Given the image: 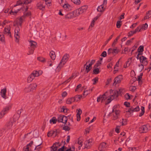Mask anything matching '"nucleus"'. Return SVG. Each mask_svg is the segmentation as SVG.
<instances>
[{
  "mask_svg": "<svg viewBox=\"0 0 151 151\" xmlns=\"http://www.w3.org/2000/svg\"><path fill=\"white\" fill-rule=\"evenodd\" d=\"M124 91V89L122 88H120L119 89V90L113 91L112 90H110V91L111 94V95L107 100L105 104L107 105L109 104L111 101L115 98H116L117 97L122 93Z\"/></svg>",
  "mask_w": 151,
  "mask_h": 151,
  "instance_id": "obj_1",
  "label": "nucleus"
},
{
  "mask_svg": "<svg viewBox=\"0 0 151 151\" xmlns=\"http://www.w3.org/2000/svg\"><path fill=\"white\" fill-rule=\"evenodd\" d=\"M30 44V47H29V50L28 52L27 53L28 55L32 54L34 52V51L35 48L37 46V44L36 42L30 40L29 41Z\"/></svg>",
  "mask_w": 151,
  "mask_h": 151,
  "instance_id": "obj_2",
  "label": "nucleus"
},
{
  "mask_svg": "<svg viewBox=\"0 0 151 151\" xmlns=\"http://www.w3.org/2000/svg\"><path fill=\"white\" fill-rule=\"evenodd\" d=\"M69 57V55L68 54L65 55L62 58L58 66L57 67V68H60V69L62 67L68 60Z\"/></svg>",
  "mask_w": 151,
  "mask_h": 151,
  "instance_id": "obj_3",
  "label": "nucleus"
},
{
  "mask_svg": "<svg viewBox=\"0 0 151 151\" xmlns=\"http://www.w3.org/2000/svg\"><path fill=\"white\" fill-rule=\"evenodd\" d=\"M37 86V84L35 83H31L27 87L25 88L24 89V91L26 92L33 91L36 89Z\"/></svg>",
  "mask_w": 151,
  "mask_h": 151,
  "instance_id": "obj_4",
  "label": "nucleus"
},
{
  "mask_svg": "<svg viewBox=\"0 0 151 151\" xmlns=\"http://www.w3.org/2000/svg\"><path fill=\"white\" fill-rule=\"evenodd\" d=\"M139 110L140 108L139 106H133L129 109L128 111H127V112L131 114L134 112L138 111Z\"/></svg>",
  "mask_w": 151,
  "mask_h": 151,
  "instance_id": "obj_5",
  "label": "nucleus"
},
{
  "mask_svg": "<svg viewBox=\"0 0 151 151\" xmlns=\"http://www.w3.org/2000/svg\"><path fill=\"white\" fill-rule=\"evenodd\" d=\"M120 111H114V112L112 111V112L110 114H111L112 115V119L114 120H116L119 118L120 115Z\"/></svg>",
  "mask_w": 151,
  "mask_h": 151,
  "instance_id": "obj_6",
  "label": "nucleus"
},
{
  "mask_svg": "<svg viewBox=\"0 0 151 151\" xmlns=\"http://www.w3.org/2000/svg\"><path fill=\"white\" fill-rule=\"evenodd\" d=\"M10 107V106H8L3 109L0 113V119L2 118L4 116Z\"/></svg>",
  "mask_w": 151,
  "mask_h": 151,
  "instance_id": "obj_7",
  "label": "nucleus"
},
{
  "mask_svg": "<svg viewBox=\"0 0 151 151\" xmlns=\"http://www.w3.org/2000/svg\"><path fill=\"white\" fill-rule=\"evenodd\" d=\"M148 131V128L146 125L141 126L139 129V131L140 133H145Z\"/></svg>",
  "mask_w": 151,
  "mask_h": 151,
  "instance_id": "obj_8",
  "label": "nucleus"
},
{
  "mask_svg": "<svg viewBox=\"0 0 151 151\" xmlns=\"http://www.w3.org/2000/svg\"><path fill=\"white\" fill-rule=\"evenodd\" d=\"M122 75H119L116 77L114 79L113 85H116L117 84L120 83L122 79Z\"/></svg>",
  "mask_w": 151,
  "mask_h": 151,
  "instance_id": "obj_9",
  "label": "nucleus"
},
{
  "mask_svg": "<svg viewBox=\"0 0 151 151\" xmlns=\"http://www.w3.org/2000/svg\"><path fill=\"white\" fill-rule=\"evenodd\" d=\"M92 144V139H90L84 142L85 148L88 149L91 146Z\"/></svg>",
  "mask_w": 151,
  "mask_h": 151,
  "instance_id": "obj_10",
  "label": "nucleus"
},
{
  "mask_svg": "<svg viewBox=\"0 0 151 151\" xmlns=\"http://www.w3.org/2000/svg\"><path fill=\"white\" fill-rule=\"evenodd\" d=\"M119 52V50L116 47H115L113 49L111 48L109 49L108 51V54L110 55L111 53L113 54L114 53L117 54Z\"/></svg>",
  "mask_w": 151,
  "mask_h": 151,
  "instance_id": "obj_11",
  "label": "nucleus"
},
{
  "mask_svg": "<svg viewBox=\"0 0 151 151\" xmlns=\"http://www.w3.org/2000/svg\"><path fill=\"white\" fill-rule=\"evenodd\" d=\"M107 145L104 142L101 143L98 147V149L101 151L104 150L107 147Z\"/></svg>",
  "mask_w": 151,
  "mask_h": 151,
  "instance_id": "obj_12",
  "label": "nucleus"
},
{
  "mask_svg": "<svg viewBox=\"0 0 151 151\" xmlns=\"http://www.w3.org/2000/svg\"><path fill=\"white\" fill-rule=\"evenodd\" d=\"M59 142H55L54 143L53 145L51 147L52 150L51 151H56L57 148L59 147L60 146V145L59 144Z\"/></svg>",
  "mask_w": 151,
  "mask_h": 151,
  "instance_id": "obj_13",
  "label": "nucleus"
},
{
  "mask_svg": "<svg viewBox=\"0 0 151 151\" xmlns=\"http://www.w3.org/2000/svg\"><path fill=\"white\" fill-rule=\"evenodd\" d=\"M6 88L1 89L0 92V94L1 97L4 99H7V97L6 96Z\"/></svg>",
  "mask_w": 151,
  "mask_h": 151,
  "instance_id": "obj_14",
  "label": "nucleus"
},
{
  "mask_svg": "<svg viewBox=\"0 0 151 151\" xmlns=\"http://www.w3.org/2000/svg\"><path fill=\"white\" fill-rule=\"evenodd\" d=\"M42 73V71L41 70H39L38 71L34 70L32 72V74L33 76H34V77H35L39 76L41 75Z\"/></svg>",
  "mask_w": 151,
  "mask_h": 151,
  "instance_id": "obj_15",
  "label": "nucleus"
},
{
  "mask_svg": "<svg viewBox=\"0 0 151 151\" xmlns=\"http://www.w3.org/2000/svg\"><path fill=\"white\" fill-rule=\"evenodd\" d=\"M15 123L14 120H11L7 123L6 126L8 129H10L14 125H15Z\"/></svg>",
  "mask_w": 151,
  "mask_h": 151,
  "instance_id": "obj_16",
  "label": "nucleus"
},
{
  "mask_svg": "<svg viewBox=\"0 0 151 151\" xmlns=\"http://www.w3.org/2000/svg\"><path fill=\"white\" fill-rule=\"evenodd\" d=\"M77 76L76 74L75 73H72L71 76L67 80L65 81L63 83H65L66 84L69 82L70 81L75 78Z\"/></svg>",
  "mask_w": 151,
  "mask_h": 151,
  "instance_id": "obj_17",
  "label": "nucleus"
},
{
  "mask_svg": "<svg viewBox=\"0 0 151 151\" xmlns=\"http://www.w3.org/2000/svg\"><path fill=\"white\" fill-rule=\"evenodd\" d=\"M33 143V141H31L28 144H27L25 147H24L23 148V151H29V147H31Z\"/></svg>",
  "mask_w": 151,
  "mask_h": 151,
  "instance_id": "obj_18",
  "label": "nucleus"
},
{
  "mask_svg": "<svg viewBox=\"0 0 151 151\" xmlns=\"http://www.w3.org/2000/svg\"><path fill=\"white\" fill-rule=\"evenodd\" d=\"M73 18H74V17L73 12L67 14L65 16V19H70Z\"/></svg>",
  "mask_w": 151,
  "mask_h": 151,
  "instance_id": "obj_19",
  "label": "nucleus"
},
{
  "mask_svg": "<svg viewBox=\"0 0 151 151\" xmlns=\"http://www.w3.org/2000/svg\"><path fill=\"white\" fill-rule=\"evenodd\" d=\"M88 8L87 6L85 5L82 6L81 7L78 9L80 12V13L82 14L85 12Z\"/></svg>",
  "mask_w": 151,
  "mask_h": 151,
  "instance_id": "obj_20",
  "label": "nucleus"
},
{
  "mask_svg": "<svg viewBox=\"0 0 151 151\" xmlns=\"http://www.w3.org/2000/svg\"><path fill=\"white\" fill-rule=\"evenodd\" d=\"M37 7L39 9L43 10L45 9V6L41 2L37 3Z\"/></svg>",
  "mask_w": 151,
  "mask_h": 151,
  "instance_id": "obj_21",
  "label": "nucleus"
},
{
  "mask_svg": "<svg viewBox=\"0 0 151 151\" xmlns=\"http://www.w3.org/2000/svg\"><path fill=\"white\" fill-rule=\"evenodd\" d=\"M73 12L74 15V17H77L80 14H81V13H80V12L79 11V10L78 9L74 11Z\"/></svg>",
  "mask_w": 151,
  "mask_h": 151,
  "instance_id": "obj_22",
  "label": "nucleus"
},
{
  "mask_svg": "<svg viewBox=\"0 0 151 151\" xmlns=\"http://www.w3.org/2000/svg\"><path fill=\"white\" fill-rule=\"evenodd\" d=\"M74 102V99L73 98V97H71L67 99L66 101V103L67 104H71L72 102Z\"/></svg>",
  "mask_w": 151,
  "mask_h": 151,
  "instance_id": "obj_23",
  "label": "nucleus"
},
{
  "mask_svg": "<svg viewBox=\"0 0 151 151\" xmlns=\"http://www.w3.org/2000/svg\"><path fill=\"white\" fill-rule=\"evenodd\" d=\"M50 55L52 60H54L55 59L56 55L54 51H51L50 52Z\"/></svg>",
  "mask_w": 151,
  "mask_h": 151,
  "instance_id": "obj_24",
  "label": "nucleus"
},
{
  "mask_svg": "<svg viewBox=\"0 0 151 151\" xmlns=\"http://www.w3.org/2000/svg\"><path fill=\"white\" fill-rule=\"evenodd\" d=\"M34 78L35 77L34 76H33L31 73V74L27 78V81L28 83H29L32 81Z\"/></svg>",
  "mask_w": 151,
  "mask_h": 151,
  "instance_id": "obj_25",
  "label": "nucleus"
},
{
  "mask_svg": "<svg viewBox=\"0 0 151 151\" xmlns=\"http://www.w3.org/2000/svg\"><path fill=\"white\" fill-rule=\"evenodd\" d=\"M22 17H21L19 18H18L16 20V24H19L20 26H21L23 22V19Z\"/></svg>",
  "mask_w": 151,
  "mask_h": 151,
  "instance_id": "obj_26",
  "label": "nucleus"
},
{
  "mask_svg": "<svg viewBox=\"0 0 151 151\" xmlns=\"http://www.w3.org/2000/svg\"><path fill=\"white\" fill-rule=\"evenodd\" d=\"M37 60L42 63H44L46 62V59L42 57H39L37 58Z\"/></svg>",
  "mask_w": 151,
  "mask_h": 151,
  "instance_id": "obj_27",
  "label": "nucleus"
},
{
  "mask_svg": "<svg viewBox=\"0 0 151 151\" xmlns=\"http://www.w3.org/2000/svg\"><path fill=\"white\" fill-rule=\"evenodd\" d=\"M151 17V11H148L146 14V15L144 17V20L149 19Z\"/></svg>",
  "mask_w": 151,
  "mask_h": 151,
  "instance_id": "obj_28",
  "label": "nucleus"
},
{
  "mask_svg": "<svg viewBox=\"0 0 151 151\" xmlns=\"http://www.w3.org/2000/svg\"><path fill=\"white\" fill-rule=\"evenodd\" d=\"M10 27H9L7 28H5L4 30V33L5 34H8L10 35V36H11V33L10 32Z\"/></svg>",
  "mask_w": 151,
  "mask_h": 151,
  "instance_id": "obj_29",
  "label": "nucleus"
},
{
  "mask_svg": "<svg viewBox=\"0 0 151 151\" xmlns=\"http://www.w3.org/2000/svg\"><path fill=\"white\" fill-rule=\"evenodd\" d=\"M89 62L90 60H89L88 62H87L86 64H85L84 65V67H85L86 66V71L87 73H88L91 70L92 68H91L88 65H86V64L88 63Z\"/></svg>",
  "mask_w": 151,
  "mask_h": 151,
  "instance_id": "obj_30",
  "label": "nucleus"
},
{
  "mask_svg": "<svg viewBox=\"0 0 151 151\" xmlns=\"http://www.w3.org/2000/svg\"><path fill=\"white\" fill-rule=\"evenodd\" d=\"M147 27L148 25L147 23H145V24H143L142 25L141 27H140V29H139V32H140L141 29L143 30L146 29L147 28Z\"/></svg>",
  "mask_w": 151,
  "mask_h": 151,
  "instance_id": "obj_31",
  "label": "nucleus"
},
{
  "mask_svg": "<svg viewBox=\"0 0 151 151\" xmlns=\"http://www.w3.org/2000/svg\"><path fill=\"white\" fill-rule=\"evenodd\" d=\"M104 8L103 5H101L99 6L97 8V10L98 11L100 12H103L104 10Z\"/></svg>",
  "mask_w": 151,
  "mask_h": 151,
  "instance_id": "obj_32",
  "label": "nucleus"
},
{
  "mask_svg": "<svg viewBox=\"0 0 151 151\" xmlns=\"http://www.w3.org/2000/svg\"><path fill=\"white\" fill-rule=\"evenodd\" d=\"M14 37L16 39V42H19V39L20 38L19 32L16 33H14Z\"/></svg>",
  "mask_w": 151,
  "mask_h": 151,
  "instance_id": "obj_33",
  "label": "nucleus"
},
{
  "mask_svg": "<svg viewBox=\"0 0 151 151\" xmlns=\"http://www.w3.org/2000/svg\"><path fill=\"white\" fill-rule=\"evenodd\" d=\"M23 1V6L26 5L32 2L31 0H24Z\"/></svg>",
  "mask_w": 151,
  "mask_h": 151,
  "instance_id": "obj_34",
  "label": "nucleus"
},
{
  "mask_svg": "<svg viewBox=\"0 0 151 151\" xmlns=\"http://www.w3.org/2000/svg\"><path fill=\"white\" fill-rule=\"evenodd\" d=\"M95 68L93 70V74H99L100 72L99 68Z\"/></svg>",
  "mask_w": 151,
  "mask_h": 151,
  "instance_id": "obj_35",
  "label": "nucleus"
},
{
  "mask_svg": "<svg viewBox=\"0 0 151 151\" xmlns=\"http://www.w3.org/2000/svg\"><path fill=\"white\" fill-rule=\"evenodd\" d=\"M36 146H40L42 144V142L40 139H38L36 140Z\"/></svg>",
  "mask_w": 151,
  "mask_h": 151,
  "instance_id": "obj_36",
  "label": "nucleus"
},
{
  "mask_svg": "<svg viewBox=\"0 0 151 151\" xmlns=\"http://www.w3.org/2000/svg\"><path fill=\"white\" fill-rule=\"evenodd\" d=\"M146 58L144 56H142L139 57V60L141 63H143V62L146 60Z\"/></svg>",
  "mask_w": 151,
  "mask_h": 151,
  "instance_id": "obj_37",
  "label": "nucleus"
},
{
  "mask_svg": "<svg viewBox=\"0 0 151 151\" xmlns=\"http://www.w3.org/2000/svg\"><path fill=\"white\" fill-rule=\"evenodd\" d=\"M141 113H139V116H140V117L142 116V115H143L144 114V113L145 112V108L143 106H142L141 107Z\"/></svg>",
  "mask_w": 151,
  "mask_h": 151,
  "instance_id": "obj_38",
  "label": "nucleus"
},
{
  "mask_svg": "<svg viewBox=\"0 0 151 151\" xmlns=\"http://www.w3.org/2000/svg\"><path fill=\"white\" fill-rule=\"evenodd\" d=\"M58 121L57 120V119H56L55 117H53L50 120V122L51 123V122H52L53 124H55Z\"/></svg>",
  "mask_w": 151,
  "mask_h": 151,
  "instance_id": "obj_39",
  "label": "nucleus"
},
{
  "mask_svg": "<svg viewBox=\"0 0 151 151\" xmlns=\"http://www.w3.org/2000/svg\"><path fill=\"white\" fill-rule=\"evenodd\" d=\"M63 115H59L58 116V117L57 119V120L58 122H63Z\"/></svg>",
  "mask_w": 151,
  "mask_h": 151,
  "instance_id": "obj_40",
  "label": "nucleus"
},
{
  "mask_svg": "<svg viewBox=\"0 0 151 151\" xmlns=\"http://www.w3.org/2000/svg\"><path fill=\"white\" fill-rule=\"evenodd\" d=\"M119 107V106L118 105H114L112 108V111L114 112V111H120L118 109V107Z\"/></svg>",
  "mask_w": 151,
  "mask_h": 151,
  "instance_id": "obj_41",
  "label": "nucleus"
},
{
  "mask_svg": "<svg viewBox=\"0 0 151 151\" xmlns=\"http://www.w3.org/2000/svg\"><path fill=\"white\" fill-rule=\"evenodd\" d=\"M82 143L83 141L81 140V139L80 138H79L78 139V144L80 145L78 147L79 149H80L81 147L82 146Z\"/></svg>",
  "mask_w": 151,
  "mask_h": 151,
  "instance_id": "obj_42",
  "label": "nucleus"
},
{
  "mask_svg": "<svg viewBox=\"0 0 151 151\" xmlns=\"http://www.w3.org/2000/svg\"><path fill=\"white\" fill-rule=\"evenodd\" d=\"M144 51V46L143 45H140L137 49L138 52H143Z\"/></svg>",
  "mask_w": 151,
  "mask_h": 151,
  "instance_id": "obj_43",
  "label": "nucleus"
},
{
  "mask_svg": "<svg viewBox=\"0 0 151 151\" xmlns=\"http://www.w3.org/2000/svg\"><path fill=\"white\" fill-rule=\"evenodd\" d=\"M71 1L76 5H79L81 4L80 0H71Z\"/></svg>",
  "mask_w": 151,
  "mask_h": 151,
  "instance_id": "obj_44",
  "label": "nucleus"
},
{
  "mask_svg": "<svg viewBox=\"0 0 151 151\" xmlns=\"http://www.w3.org/2000/svg\"><path fill=\"white\" fill-rule=\"evenodd\" d=\"M125 137H122L121 136H120L119 138L117 140L120 143H121L125 139Z\"/></svg>",
  "mask_w": 151,
  "mask_h": 151,
  "instance_id": "obj_45",
  "label": "nucleus"
},
{
  "mask_svg": "<svg viewBox=\"0 0 151 151\" xmlns=\"http://www.w3.org/2000/svg\"><path fill=\"white\" fill-rule=\"evenodd\" d=\"M122 21H118L116 22V27L118 28H120L122 25Z\"/></svg>",
  "mask_w": 151,
  "mask_h": 151,
  "instance_id": "obj_46",
  "label": "nucleus"
},
{
  "mask_svg": "<svg viewBox=\"0 0 151 151\" xmlns=\"http://www.w3.org/2000/svg\"><path fill=\"white\" fill-rule=\"evenodd\" d=\"M23 1H22L21 0H19L17 1L16 4L14 5V7H15L19 5L23 4Z\"/></svg>",
  "mask_w": 151,
  "mask_h": 151,
  "instance_id": "obj_47",
  "label": "nucleus"
},
{
  "mask_svg": "<svg viewBox=\"0 0 151 151\" xmlns=\"http://www.w3.org/2000/svg\"><path fill=\"white\" fill-rule=\"evenodd\" d=\"M13 94L12 93H8V96L7 97V99H9L10 101L11 100L13 96Z\"/></svg>",
  "mask_w": 151,
  "mask_h": 151,
  "instance_id": "obj_48",
  "label": "nucleus"
},
{
  "mask_svg": "<svg viewBox=\"0 0 151 151\" xmlns=\"http://www.w3.org/2000/svg\"><path fill=\"white\" fill-rule=\"evenodd\" d=\"M21 9V8L20 9H19L17 11H12L11 10V12H10V14H13L14 15L15 14H17L19 11L20 9Z\"/></svg>",
  "mask_w": 151,
  "mask_h": 151,
  "instance_id": "obj_49",
  "label": "nucleus"
},
{
  "mask_svg": "<svg viewBox=\"0 0 151 151\" xmlns=\"http://www.w3.org/2000/svg\"><path fill=\"white\" fill-rule=\"evenodd\" d=\"M54 132V130L52 131H51L49 132H48L47 134V136L48 137H51L52 136H53V134Z\"/></svg>",
  "mask_w": 151,
  "mask_h": 151,
  "instance_id": "obj_50",
  "label": "nucleus"
},
{
  "mask_svg": "<svg viewBox=\"0 0 151 151\" xmlns=\"http://www.w3.org/2000/svg\"><path fill=\"white\" fill-rule=\"evenodd\" d=\"M5 132V129L3 128L0 129V137H1Z\"/></svg>",
  "mask_w": 151,
  "mask_h": 151,
  "instance_id": "obj_51",
  "label": "nucleus"
},
{
  "mask_svg": "<svg viewBox=\"0 0 151 151\" xmlns=\"http://www.w3.org/2000/svg\"><path fill=\"white\" fill-rule=\"evenodd\" d=\"M0 41L2 42H4V37L3 34H0Z\"/></svg>",
  "mask_w": 151,
  "mask_h": 151,
  "instance_id": "obj_52",
  "label": "nucleus"
},
{
  "mask_svg": "<svg viewBox=\"0 0 151 151\" xmlns=\"http://www.w3.org/2000/svg\"><path fill=\"white\" fill-rule=\"evenodd\" d=\"M67 120V116H63V123L66 124Z\"/></svg>",
  "mask_w": 151,
  "mask_h": 151,
  "instance_id": "obj_53",
  "label": "nucleus"
},
{
  "mask_svg": "<svg viewBox=\"0 0 151 151\" xmlns=\"http://www.w3.org/2000/svg\"><path fill=\"white\" fill-rule=\"evenodd\" d=\"M92 89H91V91H90V90L88 91V90H87L86 91H84V93H83V95H86V96L87 95L88 93H90V92H91L92 91Z\"/></svg>",
  "mask_w": 151,
  "mask_h": 151,
  "instance_id": "obj_54",
  "label": "nucleus"
},
{
  "mask_svg": "<svg viewBox=\"0 0 151 151\" xmlns=\"http://www.w3.org/2000/svg\"><path fill=\"white\" fill-rule=\"evenodd\" d=\"M70 129V128L69 127L66 126H64L63 127V129L65 130V131H69Z\"/></svg>",
  "mask_w": 151,
  "mask_h": 151,
  "instance_id": "obj_55",
  "label": "nucleus"
},
{
  "mask_svg": "<svg viewBox=\"0 0 151 151\" xmlns=\"http://www.w3.org/2000/svg\"><path fill=\"white\" fill-rule=\"evenodd\" d=\"M98 78L97 77L93 79L92 80V81H93V84L94 85L96 83L98 82Z\"/></svg>",
  "mask_w": 151,
  "mask_h": 151,
  "instance_id": "obj_56",
  "label": "nucleus"
},
{
  "mask_svg": "<svg viewBox=\"0 0 151 151\" xmlns=\"http://www.w3.org/2000/svg\"><path fill=\"white\" fill-rule=\"evenodd\" d=\"M142 75V73H140L139 75L138 76V78L137 81H139V82L141 81Z\"/></svg>",
  "mask_w": 151,
  "mask_h": 151,
  "instance_id": "obj_57",
  "label": "nucleus"
},
{
  "mask_svg": "<svg viewBox=\"0 0 151 151\" xmlns=\"http://www.w3.org/2000/svg\"><path fill=\"white\" fill-rule=\"evenodd\" d=\"M101 64V63L99 61H97V63L94 65V68L97 67L98 66L100 65Z\"/></svg>",
  "mask_w": 151,
  "mask_h": 151,
  "instance_id": "obj_58",
  "label": "nucleus"
},
{
  "mask_svg": "<svg viewBox=\"0 0 151 151\" xmlns=\"http://www.w3.org/2000/svg\"><path fill=\"white\" fill-rule=\"evenodd\" d=\"M78 95H76L75 97H73V98L74 99V101H77L79 100V97H78Z\"/></svg>",
  "mask_w": 151,
  "mask_h": 151,
  "instance_id": "obj_59",
  "label": "nucleus"
},
{
  "mask_svg": "<svg viewBox=\"0 0 151 151\" xmlns=\"http://www.w3.org/2000/svg\"><path fill=\"white\" fill-rule=\"evenodd\" d=\"M128 151H136V148L135 147H129L128 148Z\"/></svg>",
  "mask_w": 151,
  "mask_h": 151,
  "instance_id": "obj_60",
  "label": "nucleus"
},
{
  "mask_svg": "<svg viewBox=\"0 0 151 151\" xmlns=\"http://www.w3.org/2000/svg\"><path fill=\"white\" fill-rule=\"evenodd\" d=\"M106 55H107L106 52V51H104L103 52H102V53L101 54V56L105 57L106 56Z\"/></svg>",
  "mask_w": 151,
  "mask_h": 151,
  "instance_id": "obj_61",
  "label": "nucleus"
},
{
  "mask_svg": "<svg viewBox=\"0 0 151 151\" xmlns=\"http://www.w3.org/2000/svg\"><path fill=\"white\" fill-rule=\"evenodd\" d=\"M124 105L126 106V107H130V103L129 102H125L124 103Z\"/></svg>",
  "mask_w": 151,
  "mask_h": 151,
  "instance_id": "obj_62",
  "label": "nucleus"
},
{
  "mask_svg": "<svg viewBox=\"0 0 151 151\" xmlns=\"http://www.w3.org/2000/svg\"><path fill=\"white\" fill-rule=\"evenodd\" d=\"M134 34H135V33H134V31H130L129 32L128 36L129 37H130Z\"/></svg>",
  "mask_w": 151,
  "mask_h": 151,
  "instance_id": "obj_63",
  "label": "nucleus"
},
{
  "mask_svg": "<svg viewBox=\"0 0 151 151\" xmlns=\"http://www.w3.org/2000/svg\"><path fill=\"white\" fill-rule=\"evenodd\" d=\"M76 111L77 113V114H81L82 113V111L80 109H77L76 110Z\"/></svg>",
  "mask_w": 151,
  "mask_h": 151,
  "instance_id": "obj_64",
  "label": "nucleus"
}]
</instances>
